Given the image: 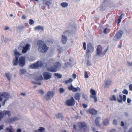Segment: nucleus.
I'll list each match as a JSON object with an SVG mask.
<instances>
[{"label": "nucleus", "mask_w": 132, "mask_h": 132, "mask_svg": "<svg viewBox=\"0 0 132 132\" xmlns=\"http://www.w3.org/2000/svg\"><path fill=\"white\" fill-rule=\"evenodd\" d=\"M14 54L15 59L13 61V65L16 66L18 64L21 66H23L25 63V57L24 56H21L19 57V56L21 54L16 50L14 51Z\"/></svg>", "instance_id": "obj_1"}, {"label": "nucleus", "mask_w": 132, "mask_h": 132, "mask_svg": "<svg viewBox=\"0 0 132 132\" xmlns=\"http://www.w3.org/2000/svg\"><path fill=\"white\" fill-rule=\"evenodd\" d=\"M37 44L38 47V51L39 52L45 53L47 51L48 47L45 44H44L42 41H38Z\"/></svg>", "instance_id": "obj_2"}, {"label": "nucleus", "mask_w": 132, "mask_h": 132, "mask_svg": "<svg viewBox=\"0 0 132 132\" xmlns=\"http://www.w3.org/2000/svg\"><path fill=\"white\" fill-rule=\"evenodd\" d=\"M106 52V50H105L104 47H102L100 45H98L96 47V56H99L102 55H104Z\"/></svg>", "instance_id": "obj_3"}, {"label": "nucleus", "mask_w": 132, "mask_h": 132, "mask_svg": "<svg viewBox=\"0 0 132 132\" xmlns=\"http://www.w3.org/2000/svg\"><path fill=\"white\" fill-rule=\"evenodd\" d=\"M10 94L7 93L0 94V102L3 101L2 104L3 105L5 104V102L10 98Z\"/></svg>", "instance_id": "obj_4"}, {"label": "nucleus", "mask_w": 132, "mask_h": 132, "mask_svg": "<svg viewBox=\"0 0 132 132\" xmlns=\"http://www.w3.org/2000/svg\"><path fill=\"white\" fill-rule=\"evenodd\" d=\"M75 101L73 97L67 100L65 102V104L68 106H73L75 104Z\"/></svg>", "instance_id": "obj_5"}, {"label": "nucleus", "mask_w": 132, "mask_h": 132, "mask_svg": "<svg viewBox=\"0 0 132 132\" xmlns=\"http://www.w3.org/2000/svg\"><path fill=\"white\" fill-rule=\"evenodd\" d=\"M31 45L27 44L22 47L21 52L23 54L25 53L27 51L30 50Z\"/></svg>", "instance_id": "obj_6"}, {"label": "nucleus", "mask_w": 132, "mask_h": 132, "mask_svg": "<svg viewBox=\"0 0 132 132\" xmlns=\"http://www.w3.org/2000/svg\"><path fill=\"white\" fill-rule=\"evenodd\" d=\"M122 32L121 31H119L117 32L114 37V40L116 41L119 40L121 38L122 35Z\"/></svg>", "instance_id": "obj_7"}, {"label": "nucleus", "mask_w": 132, "mask_h": 132, "mask_svg": "<svg viewBox=\"0 0 132 132\" xmlns=\"http://www.w3.org/2000/svg\"><path fill=\"white\" fill-rule=\"evenodd\" d=\"M68 89L70 90H72L73 92H80L81 91L80 89L78 87L76 88L74 87L72 85L68 87Z\"/></svg>", "instance_id": "obj_8"}, {"label": "nucleus", "mask_w": 132, "mask_h": 132, "mask_svg": "<svg viewBox=\"0 0 132 132\" xmlns=\"http://www.w3.org/2000/svg\"><path fill=\"white\" fill-rule=\"evenodd\" d=\"M112 82V81L111 80H105L104 83V88H109Z\"/></svg>", "instance_id": "obj_9"}, {"label": "nucleus", "mask_w": 132, "mask_h": 132, "mask_svg": "<svg viewBox=\"0 0 132 132\" xmlns=\"http://www.w3.org/2000/svg\"><path fill=\"white\" fill-rule=\"evenodd\" d=\"M94 48L90 43H89L87 45V49L86 51L87 53H92L93 51Z\"/></svg>", "instance_id": "obj_10"}, {"label": "nucleus", "mask_w": 132, "mask_h": 132, "mask_svg": "<svg viewBox=\"0 0 132 132\" xmlns=\"http://www.w3.org/2000/svg\"><path fill=\"white\" fill-rule=\"evenodd\" d=\"M44 80H47L51 78V75L48 72H44L43 74Z\"/></svg>", "instance_id": "obj_11"}, {"label": "nucleus", "mask_w": 132, "mask_h": 132, "mask_svg": "<svg viewBox=\"0 0 132 132\" xmlns=\"http://www.w3.org/2000/svg\"><path fill=\"white\" fill-rule=\"evenodd\" d=\"M87 112L92 115H96L97 114V111L93 109H89L87 110Z\"/></svg>", "instance_id": "obj_12"}, {"label": "nucleus", "mask_w": 132, "mask_h": 132, "mask_svg": "<svg viewBox=\"0 0 132 132\" xmlns=\"http://www.w3.org/2000/svg\"><path fill=\"white\" fill-rule=\"evenodd\" d=\"M119 96L120 98L117 99V101L118 102L120 103L123 100L124 102L126 101V96L125 95H123L122 97L121 95H119Z\"/></svg>", "instance_id": "obj_13"}, {"label": "nucleus", "mask_w": 132, "mask_h": 132, "mask_svg": "<svg viewBox=\"0 0 132 132\" xmlns=\"http://www.w3.org/2000/svg\"><path fill=\"white\" fill-rule=\"evenodd\" d=\"M78 125L81 128L84 130L88 127L86 124L85 123H79L78 124Z\"/></svg>", "instance_id": "obj_14"}, {"label": "nucleus", "mask_w": 132, "mask_h": 132, "mask_svg": "<svg viewBox=\"0 0 132 132\" xmlns=\"http://www.w3.org/2000/svg\"><path fill=\"white\" fill-rule=\"evenodd\" d=\"M34 29L36 31H43L44 30L43 27L40 26H38L35 27Z\"/></svg>", "instance_id": "obj_15"}, {"label": "nucleus", "mask_w": 132, "mask_h": 132, "mask_svg": "<svg viewBox=\"0 0 132 132\" xmlns=\"http://www.w3.org/2000/svg\"><path fill=\"white\" fill-rule=\"evenodd\" d=\"M36 77L35 79L36 80H42L43 77L41 75V73H38L37 74H36Z\"/></svg>", "instance_id": "obj_16"}, {"label": "nucleus", "mask_w": 132, "mask_h": 132, "mask_svg": "<svg viewBox=\"0 0 132 132\" xmlns=\"http://www.w3.org/2000/svg\"><path fill=\"white\" fill-rule=\"evenodd\" d=\"M67 40V38L66 36L64 35H62V36L61 42L63 44H65Z\"/></svg>", "instance_id": "obj_17"}, {"label": "nucleus", "mask_w": 132, "mask_h": 132, "mask_svg": "<svg viewBox=\"0 0 132 132\" xmlns=\"http://www.w3.org/2000/svg\"><path fill=\"white\" fill-rule=\"evenodd\" d=\"M47 70L51 72H55L57 70V69L55 67H52L47 68Z\"/></svg>", "instance_id": "obj_18"}, {"label": "nucleus", "mask_w": 132, "mask_h": 132, "mask_svg": "<svg viewBox=\"0 0 132 132\" xmlns=\"http://www.w3.org/2000/svg\"><path fill=\"white\" fill-rule=\"evenodd\" d=\"M90 97L96 95V92L95 90L93 89H91L90 90Z\"/></svg>", "instance_id": "obj_19"}, {"label": "nucleus", "mask_w": 132, "mask_h": 132, "mask_svg": "<svg viewBox=\"0 0 132 132\" xmlns=\"http://www.w3.org/2000/svg\"><path fill=\"white\" fill-rule=\"evenodd\" d=\"M74 97L76 100H79L80 99V93H76L74 96Z\"/></svg>", "instance_id": "obj_20"}, {"label": "nucleus", "mask_w": 132, "mask_h": 132, "mask_svg": "<svg viewBox=\"0 0 132 132\" xmlns=\"http://www.w3.org/2000/svg\"><path fill=\"white\" fill-rule=\"evenodd\" d=\"M12 74L9 72L5 73V76L9 80H10L12 78Z\"/></svg>", "instance_id": "obj_21"}, {"label": "nucleus", "mask_w": 132, "mask_h": 132, "mask_svg": "<svg viewBox=\"0 0 132 132\" xmlns=\"http://www.w3.org/2000/svg\"><path fill=\"white\" fill-rule=\"evenodd\" d=\"M4 132H14L12 130V128L10 127L5 128L4 130Z\"/></svg>", "instance_id": "obj_22"}, {"label": "nucleus", "mask_w": 132, "mask_h": 132, "mask_svg": "<svg viewBox=\"0 0 132 132\" xmlns=\"http://www.w3.org/2000/svg\"><path fill=\"white\" fill-rule=\"evenodd\" d=\"M61 66V63L59 62H56L54 64V66L57 69L60 68Z\"/></svg>", "instance_id": "obj_23"}, {"label": "nucleus", "mask_w": 132, "mask_h": 132, "mask_svg": "<svg viewBox=\"0 0 132 132\" xmlns=\"http://www.w3.org/2000/svg\"><path fill=\"white\" fill-rule=\"evenodd\" d=\"M45 130V129L43 127H40L37 130L35 131V132H46V131H44Z\"/></svg>", "instance_id": "obj_24"}, {"label": "nucleus", "mask_w": 132, "mask_h": 132, "mask_svg": "<svg viewBox=\"0 0 132 132\" xmlns=\"http://www.w3.org/2000/svg\"><path fill=\"white\" fill-rule=\"evenodd\" d=\"M55 116L56 118L59 119H62L63 118V116L62 114L61 113H59L55 115Z\"/></svg>", "instance_id": "obj_25"}, {"label": "nucleus", "mask_w": 132, "mask_h": 132, "mask_svg": "<svg viewBox=\"0 0 132 132\" xmlns=\"http://www.w3.org/2000/svg\"><path fill=\"white\" fill-rule=\"evenodd\" d=\"M3 112L4 116L6 115H7L9 117L11 115V113L9 111L6 110H4L3 111Z\"/></svg>", "instance_id": "obj_26"}, {"label": "nucleus", "mask_w": 132, "mask_h": 132, "mask_svg": "<svg viewBox=\"0 0 132 132\" xmlns=\"http://www.w3.org/2000/svg\"><path fill=\"white\" fill-rule=\"evenodd\" d=\"M110 100L111 101H116L117 99L116 96L114 95H112L110 96Z\"/></svg>", "instance_id": "obj_27"}, {"label": "nucleus", "mask_w": 132, "mask_h": 132, "mask_svg": "<svg viewBox=\"0 0 132 132\" xmlns=\"http://www.w3.org/2000/svg\"><path fill=\"white\" fill-rule=\"evenodd\" d=\"M35 64L37 68L41 67L43 65L42 63L40 61H38L36 62Z\"/></svg>", "instance_id": "obj_28"}, {"label": "nucleus", "mask_w": 132, "mask_h": 132, "mask_svg": "<svg viewBox=\"0 0 132 132\" xmlns=\"http://www.w3.org/2000/svg\"><path fill=\"white\" fill-rule=\"evenodd\" d=\"M100 119V118L99 117H97L96 119L95 122L96 125L97 126L99 125V122Z\"/></svg>", "instance_id": "obj_29"}, {"label": "nucleus", "mask_w": 132, "mask_h": 132, "mask_svg": "<svg viewBox=\"0 0 132 132\" xmlns=\"http://www.w3.org/2000/svg\"><path fill=\"white\" fill-rule=\"evenodd\" d=\"M54 94L53 92L50 91L48 92L47 94L51 98L53 97Z\"/></svg>", "instance_id": "obj_30"}, {"label": "nucleus", "mask_w": 132, "mask_h": 132, "mask_svg": "<svg viewBox=\"0 0 132 132\" xmlns=\"http://www.w3.org/2000/svg\"><path fill=\"white\" fill-rule=\"evenodd\" d=\"M26 73V71L25 69H21L20 70V74L22 75L25 74Z\"/></svg>", "instance_id": "obj_31"}, {"label": "nucleus", "mask_w": 132, "mask_h": 132, "mask_svg": "<svg viewBox=\"0 0 132 132\" xmlns=\"http://www.w3.org/2000/svg\"><path fill=\"white\" fill-rule=\"evenodd\" d=\"M19 119L18 117H15L11 118L10 120L11 122H13L16 121Z\"/></svg>", "instance_id": "obj_32"}, {"label": "nucleus", "mask_w": 132, "mask_h": 132, "mask_svg": "<svg viewBox=\"0 0 132 132\" xmlns=\"http://www.w3.org/2000/svg\"><path fill=\"white\" fill-rule=\"evenodd\" d=\"M68 5V4L66 2H63L61 4V6L63 7H67Z\"/></svg>", "instance_id": "obj_33"}, {"label": "nucleus", "mask_w": 132, "mask_h": 132, "mask_svg": "<svg viewBox=\"0 0 132 132\" xmlns=\"http://www.w3.org/2000/svg\"><path fill=\"white\" fill-rule=\"evenodd\" d=\"M90 97L94 99V102L96 103L97 102V99L96 96H91Z\"/></svg>", "instance_id": "obj_34"}, {"label": "nucleus", "mask_w": 132, "mask_h": 132, "mask_svg": "<svg viewBox=\"0 0 132 132\" xmlns=\"http://www.w3.org/2000/svg\"><path fill=\"white\" fill-rule=\"evenodd\" d=\"M54 75L58 78H60L62 77V76L61 75L57 73H55Z\"/></svg>", "instance_id": "obj_35"}, {"label": "nucleus", "mask_w": 132, "mask_h": 132, "mask_svg": "<svg viewBox=\"0 0 132 132\" xmlns=\"http://www.w3.org/2000/svg\"><path fill=\"white\" fill-rule=\"evenodd\" d=\"M30 68L32 69H36L37 68L35 63L30 65Z\"/></svg>", "instance_id": "obj_36"}, {"label": "nucleus", "mask_w": 132, "mask_h": 132, "mask_svg": "<svg viewBox=\"0 0 132 132\" xmlns=\"http://www.w3.org/2000/svg\"><path fill=\"white\" fill-rule=\"evenodd\" d=\"M73 81V79L70 78L68 80H66L65 81V82L66 84H68L70 82H71Z\"/></svg>", "instance_id": "obj_37"}, {"label": "nucleus", "mask_w": 132, "mask_h": 132, "mask_svg": "<svg viewBox=\"0 0 132 132\" xmlns=\"http://www.w3.org/2000/svg\"><path fill=\"white\" fill-rule=\"evenodd\" d=\"M44 99L47 100H50L51 98L47 94H46L44 97Z\"/></svg>", "instance_id": "obj_38"}, {"label": "nucleus", "mask_w": 132, "mask_h": 132, "mask_svg": "<svg viewBox=\"0 0 132 132\" xmlns=\"http://www.w3.org/2000/svg\"><path fill=\"white\" fill-rule=\"evenodd\" d=\"M113 124L115 125H117L118 124L117 120L116 119L113 120L112 122Z\"/></svg>", "instance_id": "obj_39"}, {"label": "nucleus", "mask_w": 132, "mask_h": 132, "mask_svg": "<svg viewBox=\"0 0 132 132\" xmlns=\"http://www.w3.org/2000/svg\"><path fill=\"white\" fill-rule=\"evenodd\" d=\"M48 0H43V5L44 6H47V3Z\"/></svg>", "instance_id": "obj_40"}, {"label": "nucleus", "mask_w": 132, "mask_h": 132, "mask_svg": "<svg viewBox=\"0 0 132 132\" xmlns=\"http://www.w3.org/2000/svg\"><path fill=\"white\" fill-rule=\"evenodd\" d=\"M65 89L63 88H61L60 89L59 91L60 93H63L65 92Z\"/></svg>", "instance_id": "obj_41"}, {"label": "nucleus", "mask_w": 132, "mask_h": 132, "mask_svg": "<svg viewBox=\"0 0 132 132\" xmlns=\"http://www.w3.org/2000/svg\"><path fill=\"white\" fill-rule=\"evenodd\" d=\"M104 123L105 125H107L109 124V121L108 119L105 120L104 121Z\"/></svg>", "instance_id": "obj_42"}, {"label": "nucleus", "mask_w": 132, "mask_h": 132, "mask_svg": "<svg viewBox=\"0 0 132 132\" xmlns=\"http://www.w3.org/2000/svg\"><path fill=\"white\" fill-rule=\"evenodd\" d=\"M3 116H4V115L3 112L0 111V120L3 118Z\"/></svg>", "instance_id": "obj_43"}, {"label": "nucleus", "mask_w": 132, "mask_h": 132, "mask_svg": "<svg viewBox=\"0 0 132 132\" xmlns=\"http://www.w3.org/2000/svg\"><path fill=\"white\" fill-rule=\"evenodd\" d=\"M52 1L51 0H48L47 3V5H49L52 4Z\"/></svg>", "instance_id": "obj_44"}, {"label": "nucleus", "mask_w": 132, "mask_h": 132, "mask_svg": "<svg viewBox=\"0 0 132 132\" xmlns=\"http://www.w3.org/2000/svg\"><path fill=\"white\" fill-rule=\"evenodd\" d=\"M84 77L85 78H89L87 72H85L84 73Z\"/></svg>", "instance_id": "obj_45"}, {"label": "nucleus", "mask_w": 132, "mask_h": 132, "mask_svg": "<svg viewBox=\"0 0 132 132\" xmlns=\"http://www.w3.org/2000/svg\"><path fill=\"white\" fill-rule=\"evenodd\" d=\"M127 65L129 66H132V62L127 61Z\"/></svg>", "instance_id": "obj_46"}, {"label": "nucleus", "mask_w": 132, "mask_h": 132, "mask_svg": "<svg viewBox=\"0 0 132 132\" xmlns=\"http://www.w3.org/2000/svg\"><path fill=\"white\" fill-rule=\"evenodd\" d=\"M35 58L33 56H31L29 58V60L30 61H32L35 60Z\"/></svg>", "instance_id": "obj_47"}, {"label": "nucleus", "mask_w": 132, "mask_h": 132, "mask_svg": "<svg viewBox=\"0 0 132 132\" xmlns=\"http://www.w3.org/2000/svg\"><path fill=\"white\" fill-rule=\"evenodd\" d=\"M29 106L31 108H34L35 107V104L34 103H32L30 104Z\"/></svg>", "instance_id": "obj_48"}, {"label": "nucleus", "mask_w": 132, "mask_h": 132, "mask_svg": "<svg viewBox=\"0 0 132 132\" xmlns=\"http://www.w3.org/2000/svg\"><path fill=\"white\" fill-rule=\"evenodd\" d=\"M29 23L30 25H32L34 24V21L31 19H30L29 20Z\"/></svg>", "instance_id": "obj_49"}, {"label": "nucleus", "mask_w": 132, "mask_h": 132, "mask_svg": "<svg viewBox=\"0 0 132 132\" xmlns=\"http://www.w3.org/2000/svg\"><path fill=\"white\" fill-rule=\"evenodd\" d=\"M39 93L40 94L43 95L44 92L43 90H41L39 91Z\"/></svg>", "instance_id": "obj_50"}, {"label": "nucleus", "mask_w": 132, "mask_h": 132, "mask_svg": "<svg viewBox=\"0 0 132 132\" xmlns=\"http://www.w3.org/2000/svg\"><path fill=\"white\" fill-rule=\"evenodd\" d=\"M83 46L84 49L85 50L86 49V43L85 42H84L83 44Z\"/></svg>", "instance_id": "obj_51"}, {"label": "nucleus", "mask_w": 132, "mask_h": 132, "mask_svg": "<svg viewBox=\"0 0 132 132\" xmlns=\"http://www.w3.org/2000/svg\"><path fill=\"white\" fill-rule=\"evenodd\" d=\"M24 27L21 26H18L17 27L18 29H22L24 28Z\"/></svg>", "instance_id": "obj_52"}, {"label": "nucleus", "mask_w": 132, "mask_h": 132, "mask_svg": "<svg viewBox=\"0 0 132 132\" xmlns=\"http://www.w3.org/2000/svg\"><path fill=\"white\" fill-rule=\"evenodd\" d=\"M72 77L74 79H75L76 78L77 75L75 73H73L72 75Z\"/></svg>", "instance_id": "obj_53"}, {"label": "nucleus", "mask_w": 132, "mask_h": 132, "mask_svg": "<svg viewBox=\"0 0 132 132\" xmlns=\"http://www.w3.org/2000/svg\"><path fill=\"white\" fill-rule=\"evenodd\" d=\"M127 101L128 103L129 104L131 103V100L130 98H128L127 99Z\"/></svg>", "instance_id": "obj_54"}, {"label": "nucleus", "mask_w": 132, "mask_h": 132, "mask_svg": "<svg viewBox=\"0 0 132 132\" xmlns=\"http://www.w3.org/2000/svg\"><path fill=\"white\" fill-rule=\"evenodd\" d=\"M123 93L124 94H128V92L127 90L125 89L123 91Z\"/></svg>", "instance_id": "obj_55"}, {"label": "nucleus", "mask_w": 132, "mask_h": 132, "mask_svg": "<svg viewBox=\"0 0 132 132\" xmlns=\"http://www.w3.org/2000/svg\"><path fill=\"white\" fill-rule=\"evenodd\" d=\"M120 125L122 126L123 127L125 125V124L123 121H121L120 123Z\"/></svg>", "instance_id": "obj_56"}, {"label": "nucleus", "mask_w": 132, "mask_h": 132, "mask_svg": "<svg viewBox=\"0 0 132 132\" xmlns=\"http://www.w3.org/2000/svg\"><path fill=\"white\" fill-rule=\"evenodd\" d=\"M83 97L84 99H85L86 100H87V98H88L87 96L86 95H83Z\"/></svg>", "instance_id": "obj_57"}, {"label": "nucleus", "mask_w": 132, "mask_h": 132, "mask_svg": "<svg viewBox=\"0 0 132 132\" xmlns=\"http://www.w3.org/2000/svg\"><path fill=\"white\" fill-rule=\"evenodd\" d=\"M129 89L130 90H132V85H130L129 86Z\"/></svg>", "instance_id": "obj_58"}, {"label": "nucleus", "mask_w": 132, "mask_h": 132, "mask_svg": "<svg viewBox=\"0 0 132 132\" xmlns=\"http://www.w3.org/2000/svg\"><path fill=\"white\" fill-rule=\"evenodd\" d=\"M53 61L54 60L52 59H51L49 60V62L50 63H52Z\"/></svg>", "instance_id": "obj_59"}, {"label": "nucleus", "mask_w": 132, "mask_h": 132, "mask_svg": "<svg viewBox=\"0 0 132 132\" xmlns=\"http://www.w3.org/2000/svg\"><path fill=\"white\" fill-rule=\"evenodd\" d=\"M83 106L84 108H86L87 106V104H83Z\"/></svg>", "instance_id": "obj_60"}, {"label": "nucleus", "mask_w": 132, "mask_h": 132, "mask_svg": "<svg viewBox=\"0 0 132 132\" xmlns=\"http://www.w3.org/2000/svg\"><path fill=\"white\" fill-rule=\"evenodd\" d=\"M9 29V28L8 27H5V28L4 29L5 30H8Z\"/></svg>", "instance_id": "obj_61"}, {"label": "nucleus", "mask_w": 132, "mask_h": 132, "mask_svg": "<svg viewBox=\"0 0 132 132\" xmlns=\"http://www.w3.org/2000/svg\"><path fill=\"white\" fill-rule=\"evenodd\" d=\"M4 126L3 125H2L0 126V130L3 129Z\"/></svg>", "instance_id": "obj_62"}, {"label": "nucleus", "mask_w": 132, "mask_h": 132, "mask_svg": "<svg viewBox=\"0 0 132 132\" xmlns=\"http://www.w3.org/2000/svg\"><path fill=\"white\" fill-rule=\"evenodd\" d=\"M16 131L17 132H21V130L20 129H18Z\"/></svg>", "instance_id": "obj_63"}, {"label": "nucleus", "mask_w": 132, "mask_h": 132, "mask_svg": "<svg viewBox=\"0 0 132 132\" xmlns=\"http://www.w3.org/2000/svg\"><path fill=\"white\" fill-rule=\"evenodd\" d=\"M129 132H132V127H131L129 130Z\"/></svg>", "instance_id": "obj_64"}]
</instances>
